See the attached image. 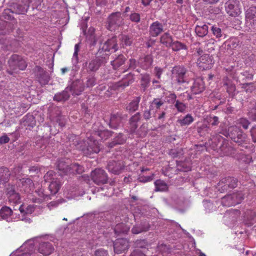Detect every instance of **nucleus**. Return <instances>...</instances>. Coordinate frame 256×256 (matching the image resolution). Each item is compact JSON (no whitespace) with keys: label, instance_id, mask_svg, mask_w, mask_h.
<instances>
[{"label":"nucleus","instance_id":"nucleus-56","mask_svg":"<svg viewBox=\"0 0 256 256\" xmlns=\"http://www.w3.org/2000/svg\"><path fill=\"white\" fill-rule=\"evenodd\" d=\"M207 122L212 126H217L219 123L218 118L216 116H210L206 118Z\"/></svg>","mask_w":256,"mask_h":256},{"label":"nucleus","instance_id":"nucleus-11","mask_svg":"<svg viewBox=\"0 0 256 256\" xmlns=\"http://www.w3.org/2000/svg\"><path fill=\"white\" fill-rule=\"evenodd\" d=\"M38 72L36 74V78L41 85H46L48 84L50 80L48 74L40 66H36Z\"/></svg>","mask_w":256,"mask_h":256},{"label":"nucleus","instance_id":"nucleus-4","mask_svg":"<svg viewBox=\"0 0 256 256\" xmlns=\"http://www.w3.org/2000/svg\"><path fill=\"white\" fill-rule=\"evenodd\" d=\"M92 181L98 185L104 184L108 182V176L102 168H96L91 172Z\"/></svg>","mask_w":256,"mask_h":256},{"label":"nucleus","instance_id":"nucleus-46","mask_svg":"<svg viewBox=\"0 0 256 256\" xmlns=\"http://www.w3.org/2000/svg\"><path fill=\"white\" fill-rule=\"evenodd\" d=\"M170 47H171L174 51H178L180 50H186V46L178 41L172 42Z\"/></svg>","mask_w":256,"mask_h":256},{"label":"nucleus","instance_id":"nucleus-52","mask_svg":"<svg viewBox=\"0 0 256 256\" xmlns=\"http://www.w3.org/2000/svg\"><path fill=\"white\" fill-rule=\"evenodd\" d=\"M246 24L252 32H256V18H246Z\"/></svg>","mask_w":256,"mask_h":256},{"label":"nucleus","instance_id":"nucleus-32","mask_svg":"<svg viewBox=\"0 0 256 256\" xmlns=\"http://www.w3.org/2000/svg\"><path fill=\"white\" fill-rule=\"evenodd\" d=\"M130 226L124 223L117 224L114 228L116 234H120L121 233L126 234L130 230Z\"/></svg>","mask_w":256,"mask_h":256},{"label":"nucleus","instance_id":"nucleus-12","mask_svg":"<svg viewBox=\"0 0 256 256\" xmlns=\"http://www.w3.org/2000/svg\"><path fill=\"white\" fill-rule=\"evenodd\" d=\"M38 252L44 256L50 254L54 250V248L52 244L48 242H43L40 244Z\"/></svg>","mask_w":256,"mask_h":256},{"label":"nucleus","instance_id":"nucleus-13","mask_svg":"<svg viewBox=\"0 0 256 256\" xmlns=\"http://www.w3.org/2000/svg\"><path fill=\"white\" fill-rule=\"evenodd\" d=\"M6 195L10 202L18 204L20 202V198L18 193L16 192L12 186L6 189Z\"/></svg>","mask_w":256,"mask_h":256},{"label":"nucleus","instance_id":"nucleus-14","mask_svg":"<svg viewBox=\"0 0 256 256\" xmlns=\"http://www.w3.org/2000/svg\"><path fill=\"white\" fill-rule=\"evenodd\" d=\"M23 4L13 2L10 5L12 12L16 14H24L26 12L29 8L26 2H22Z\"/></svg>","mask_w":256,"mask_h":256},{"label":"nucleus","instance_id":"nucleus-29","mask_svg":"<svg viewBox=\"0 0 256 256\" xmlns=\"http://www.w3.org/2000/svg\"><path fill=\"white\" fill-rule=\"evenodd\" d=\"M126 140L124 134L120 133L118 136L115 137L113 140L108 144V147L112 148L118 144H122L125 142Z\"/></svg>","mask_w":256,"mask_h":256},{"label":"nucleus","instance_id":"nucleus-25","mask_svg":"<svg viewBox=\"0 0 256 256\" xmlns=\"http://www.w3.org/2000/svg\"><path fill=\"white\" fill-rule=\"evenodd\" d=\"M48 188L51 194H56L61 186V182L58 178H56L54 180L50 182Z\"/></svg>","mask_w":256,"mask_h":256},{"label":"nucleus","instance_id":"nucleus-15","mask_svg":"<svg viewBox=\"0 0 256 256\" xmlns=\"http://www.w3.org/2000/svg\"><path fill=\"white\" fill-rule=\"evenodd\" d=\"M163 32V25L158 21L152 24L150 26V34L151 36L156 37Z\"/></svg>","mask_w":256,"mask_h":256},{"label":"nucleus","instance_id":"nucleus-36","mask_svg":"<svg viewBox=\"0 0 256 256\" xmlns=\"http://www.w3.org/2000/svg\"><path fill=\"white\" fill-rule=\"evenodd\" d=\"M177 168L180 171L188 172L191 170L190 162H176Z\"/></svg>","mask_w":256,"mask_h":256},{"label":"nucleus","instance_id":"nucleus-43","mask_svg":"<svg viewBox=\"0 0 256 256\" xmlns=\"http://www.w3.org/2000/svg\"><path fill=\"white\" fill-rule=\"evenodd\" d=\"M154 185L156 186V191H166L168 189V186L167 184L163 180H156L154 182Z\"/></svg>","mask_w":256,"mask_h":256},{"label":"nucleus","instance_id":"nucleus-42","mask_svg":"<svg viewBox=\"0 0 256 256\" xmlns=\"http://www.w3.org/2000/svg\"><path fill=\"white\" fill-rule=\"evenodd\" d=\"M8 63V64H24L25 61L21 56L14 54L10 56Z\"/></svg>","mask_w":256,"mask_h":256},{"label":"nucleus","instance_id":"nucleus-59","mask_svg":"<svg viewBox=\"0 0 256 256\" xmlns=\"http://www.w3.org/2000/svg\"><path fill=\"white\" fill-rule=\"evenodd\" d=\"M130 19L132 22L138 23L140 20V14L136 12L132 13L130 16Z\"/></svg>","mask_w":256,"mask_h":256},{"label":"nucleus","instance_id":"nucleus-8","mask_svg":"<svg viewBox=\"0 0 256 256\" xmlns=\"http://www.w3.org/2000/svg\"><path fill=\"white\" fill-rule=\"evenodd\" d=\"M128 247V241L126 238L117 239L114 244V250L116 254L124 252Z\"/></svg>","mask_w":256,"mask_h":256},{"label":"nucleus","instance_id":"nucleus-53","mask_svg":"<svg viewBox=\"0 0 256 256\" xmlns=\"http://www.w3.org/2000/svg\"><path fill=\"white\" fill-rule=\"evenodd\" d=\"M236 124L242 126L244 129L246 130L248 128L250 122L246 118H240L237 120Z\"/></svg>","mask_w":256,"mask_h":256},{"label":"nucleus","instance_id":"nucleus-44","mask_svg":"<svg viewBox=\"0 0 256 256\" xmlns=\"http://www.w3.org/2000/svg\"><path fill=\"white\" fill-rule=\"evenodd\" d=\"M164 104V100L160 98H156L150 103V110H152L154 108L156 110L160 108V106Z\"/></svg>","mask_w":256,"mask_h":256},{"label":"nucleus","instance_id":"nucleus-47","mask_svg":"<svg viewBox=\"0 0 256 256\" xmlns=\"http://www.w3.org/2000/svg\"><path fill=\"white\" fill-rule=\"evenodd\" d=\"M80 50V44H76L74 46V52L72 58V62L74 64H77L78 62H81L82 60H79L78 57V52Z\"/></svg>","mask_w":256,"mask_h":256},{"label":"nucleus","instance_id":"nucleus-37","mask_svg":"<svg viewBox=\"0 0 256 256\" xmlns=\"http://www.w3.org/2000/svg\"><path fill=\"white\" fill-rule=\"evenodd\" d=\"M121 122L120 116L116 114H112L110 116V126L113 128H116Z\"/></svg>","mask_w":256,"mask_h":256},{"label":"nucleus","instance_id":"nucleus-24","mask_svg":"<svg viewBox=\"0 0 256 256\" xmlns=\"http://www.w3.org/2000/svg\"><path fill=\"white\" fill-rule=\"evenodd\" d=\"M150 229V224L148 223L140 224V225H135L132 229L133 234H138L143 232H146Z\"/></svg>","mask_w":256,"mask_h":256},{"label":"nucleus","instance_id":"nucleus-45","mask_svg":"<svg viewBox=\"0 0 256 256\" xmlns=\"http://www.w3.org/2000/svg\"><path fill=\"white\" fill-rule=\"evenodd\" d=\"M10 66V70H8V72L10 74H16L20 70H23L26 68L27 65H9Z\"/></svg>","mask_w":256,"mask_h":256},{"label":"nucleus","instance_id":"nucleus-30","mask_svg":"<svg viewBox=\"0 0 256 256\" xmlns=\"http://www.w3.org/2000/svg\"><path fill=\"white\" fill-rule=\"evenodd\" d=\"M10 176V173L8 168L5 167L0 168V184L7 182Z\"/></svg>","mask_w":256,"mask_h":256},{"label":"nucleus","instance_id":"nucleus-34","mask_svg":"<svg viewBox=\"0 0 256 256\" xmlns=\"http://www.w3.org/2000/svg\"><path fill=\"white\" fill-rule=\"evenodd\" d=\"M214 62L212 61V56H210L208 54H202L198 58L196 62L197 64H214Z\"/></svg>","mask_w":256,"mask_h":256},{"label":"nucleus","instance_id":"nucleus-61","mask_svg":"<svg viewBox=\"0 0 256 256\" xmlns=\"http://www.w3.org/2000/svg\"><path fill=\"white\" fill-rule=\"evenodd\" d=\"M43 0H22V2H26L30 6V3L34 6H38L41 4Z\"/></svg>","mask_w":256,"mask_h":256},{"label":"nucleus","instance_id":"nucleus-3","mask_svg":"<svg viewBox=\"0 0 256 256\" xmlns=\"http://www.w3.org/2000/svg\"><path fill=\"white\" fill-rule=\"evenodd\" d=\"M124 24L121 13L118 12H113L108 18L106 28L110 31H114Z\"/></svg>","mask_w":256,"mask_h":256},{"label":"nucleus","instance_id":"nucleus-18","mask_svg":"<svg viewBox=\"0 0 256 256\" xmlns=\"http://www.w3.org/2000/svg\"><path fill=\"white\" fill-rule=\"evenodd\" d=\"M240 130V128H238L236 126H232L228 127V130H222L220 132V133L222 134L224 136L228 137L229 136L232 140H234V138H235L236 136L238 133V132Z\"/></svg>","mask_w":256,"mask_h":256},{"label":"nucleus","instance_id":"nucleus-9","mask_svg":"<svg viewBox=\"0 0 256 256\" xmlns=\"http://www.w3.org/2000/svg\"><path fill=\"white\" fill-rule=\"evenodd\" d=\"M237 180L233 177H228L222 178L218 183V186L221 187L222 190H226L227 188H234L237 186Z\"/></svg>","mask_w":256,"mask_h":256},{"label":"nucleus","instance_id":"nucleus-60","mask_svg":"<svg viewBox=\"0 0 256 256\" xmlns=\"http://www.w3.org/2000/svg\"><path fill=\"white\" fill-rule=\"evenodd\" d=\"M34 206H32L30 205L28 206L26 211H25L24 210V208L22 206H20L19 208V210H20V212H21V213L25 212L26 214L32 213L34 211Z\"/></svg>","mask_w":256,"mask_h":256},{"label":"nucleus","instance_id":"nucleus-17","mask_svg":"<svg viewBox=\"0 0 256 256\" xmlns=\"http://www.w3.org/2000/svg\"><path fill=\"white\" fill-rule=\"evenodd\" d=\"M84 172V168L78 163H74L69 165L68 168L66 170V175L70 174H81Z\"/></svg>","mask_w":256,"mask_h":256},{"label":"nucleus","instance_id":"nucleus-31","mask_svg":"<svg viewBox=\"0 0 256 256\" xmlns=\"http://www.w3.org/2000/svg\"><path fill=\"white\" fill-rule=\"evenodd\" d=\"M220 150L222 156H228L231 154L232 148L228 146V141L224 139L222 144L220 146Z\"/></svg>","mask_w":256,"mask_h":256},{"label":"nucleus","instance_id":"nucleus-64","mask_svg":"<svg viewBox=\"0 0 256 256\" xmlns=\"http://www.w3.org/2000/svg\"><path fill=\"white\" fill-rule=\"evenodd\" d=\"M248 116L252 120L256 121V102L254 107L249 112Z\"/></svg>","mask_w":256,"mask_h":256},{"label":"nucleus","instance_id":"nucleus-35","mask_svg":"<svg viewBox=\"0 0 256 256\" xmlns=\"http://www.w3.org/2000/svg\"><path fill=\"white\" fill-rule=\"evenodd\" d=\"M120 40L121 42L120 45L122 48L130 46L133 42V38L132 36L124 34L122 35L120 38Z\"/></svg>","mask_w":256,"mask_h":256},{"label":"nucleus","instance_id":"nucleus-62","mask_svg":"<svg viewBox=\"0 0 256 256\" xmlns=\"http://www.w3.org/2000/svg\"><path fill=\"white\" fill-rule=\"evenodd\" d=\"M108 253L107 250L103 248H100L96 250L94 253V256H108Z\"/></svg>","mask_w":256,"mask_h":256},{"label":"nucleus","instance_id":"nucleus-39","mask_svg":"<svg viewBox=\"0 0 256 256\" xmlns=\"http://www.w3.org/2000/svg\"><path fill=\"white\" fill-rule=\"evenodd\" d=\"M12 210L9 207L4 206L0 210V216L4 220H8L12 216Z\"/></svg>","mask_w":256,"mask_h":256},{"label":"nucleus","instance_id":"nucleus-27","mask_svg":"<svg viewBox=\"0 0 256 256\" xmlns=\"http://www.w3.org/2000/svg\"><path fill=\"white\" fill-rule=\"evenodd\" d=\"M112 136V132L108 130H98L94 132V138L99 137L101 140H106Z\"/></svg>","mask_w":256,"mask_h":256},{"label":"nucleus","instance_id":"nucleus-49","mask_svg":"<svg viewBox=\"0 0 256 256\" xmlns=\"http://www.w3.org/2000/svg\"><path fill=\"white\" fill-rule=\"evenodd\" d=\"M256 18V6H252L246 11V18Z\"/></svg>","mask_w":256,"mask_h":256},{"label":"nucleus","instance_id":"nucleus-10","mask_svg":"<svg viewBox=\"0 0 256 256\" xmlns=\"http://www.w3.org/2000/svg\"><path fill=\"white\" fill-rule=\"evenodd\" d=\"M84 89L83 81L81 80H77L72 83L68 90H70L72 94L78 96L84 90Z\"/></svg>","mask_w":256,"mask_h":256},{"label":"nucleus","instance_id":"nucleus-50","mask_svg":"<svg viewBox=\"0 0 256 256\" xmlns=\"http://www.w3.org/2000/svg\"><path fill=\"white\" fill-rule=\"evenodd\" d=\"M57 174L53 170H50L44 176V180L46 182H50L52 180H54L56 177Z\"/></svg>","mask_w":256,"mask_h":256},{"label":"nucleus","instance_id":"nucleus-7","mask_svg":"<svg viewBox=\"0 0 256 256\" xmlns=\"http://www.w3.org/2000/svg\"><path fill=\"white\" fill-rule=\"evenodd\" d=\"M124 168V164L122 160H110L107 165L108 172L114 174H119L122 173Z\"/></svg>","mask_w":256,"mask_h":256},{"label":"nucleus","instance_id":"nucleus-51","mask_svg":"<svg viewBox=\"0 0 256 256\" xmlns=\"http://www.w3.org/2000/svg\"><path fill=\"white\" fill-rule=\"evenodd\" d=\"M11 13H14L12 10V8H7L4 10L2 13V17L7 20H12L14 18L11 14Z\"/></svg>","mask_w":256,"mask_h":256},{"label":"nucleus","instance_id":"nucleus-41","mask_svg":"<svg viewBox=\"0 0 256 256\" xmlns=\"http://www.w3.org/2000/svg\"><path fill=\"white\" fill-rule=\"evenodd\" d=\"M234 138L233 141L238 144L239 145L242 144L246 140V135L240 130Z\"/></svg>","mask_w":256,"mask_h":256},{"label":"nucleus","instance_id":"nucleus-28","mask_svg":"<svg viewBox=\"0 0 256 256\" xmlns=\"http://www.w3.org/2000/svg\"><path fill=\"white\" fill-rule=\"evenodd\" d=\"M194 120V118L190 114H187L182 118L178 120L177 123L181 126H186L191 124Z\"/></svg>","mask_w":256,"mask_h":256},{"label":"nucleus","instance_id":"nucleus-2","mask_svg":"<svg viewBox=\"0 0 256 256\" xmlns=\"http://www.w3.org/2000/svg\"><path fill=\"white\" fill-rule=\"evenodd\" d=\"M118 49V38L116 36L108 38L104 43L100 42L97 55L98 56H102V52H116Z\"/></svg>","mask_w":256,"mask_h":256},{"label":"nucleus","instance_id":"nucleus-48","mask_svg":"<svg viewBox=\"0 0 256 256\" xmlns=\"http://www.w3.org/2000/svg\"><path fill=\"white\" fill-rule=\"evenodd\" d=\"M69 166L66 164V162L64 160H60L58 161L57 167L58 170L62 172L64 174H66V170L68 168Z\"/></svg>","mask_w":256,"mask_h":256},{"label":"nucleus","instance_id":"nucleus-26","mask_svg":"<svg viewBox=\"0 0 256 256\" xmlns=\"http://www.w3.org/2000/svg\"><path fill=\"white\" fill-rule=\"evenodd\" d=\"M68 88H67L62 92L56 94L54 97V100L58 102H64L68 100L70 98V94L68 92Z\"/></svg>","mask_w":256,"mask_h":256},{"label":"nucleus","instance_id":"nucleus-54","mask_svg":"<svg viewBox=\"0 0 256 256\" xmlns=\"http://www.w3.org/2000/svg\"><path fill=\"white\" fill-rule=\"evenodd\" d=\"M174 107L176 108L178 112H184L186 108V104L178 100H176V102L174 104Z\"/></svg>","mask_w":256,"mask_h":256},{"label":"nucleus","instance_id":"nucleus-23","mask_svg":"<svg viewBox=\"0 0 256 256\" xmlns=\"http://www.w3.org/2000/svg\"><path fill=\"white\" fill-rule=\"evenodd\" d=\"M140 96H136L126 106V110L129 112H134L138 110L139 106V103L140 100Z\"/></svg>","mask_w":256,"mask_h":256},{"label":"nucleus","instance_id":"nucleus-63","mask_svg":"<svg viewBox=\"0 0 256 256\" xmlns=\"http://www.w3.org/2000/svg\"><path fill=\"white\" fill-rule=\"evenodd\" d=\"M176 96L174 94H170L168 96H167V100L168 102L170 104H174L176 102V101L177 100L176 99Z\"/></svg>","mask_w":256,"mask_h":256},{"label":"nucleus","instance_id":"nucleus-21","mask_svg":"<svg viewBox=\"0 0 256 256\" xmlns=\"http://www.w3.org/2000/svg\"><path fill=\"white\" fill-rule=\"evenodd\" d=\"M211 30L216 38L224 40L226 37L224 28H222L219 26L214 25L212 26Z\"/></svg>","mask_w":256,"mask_h":256},{"label":"nucleus","instance_id":"nucleus-33","mask_svg":"<svg viewBox=\"0 0 256 256\" xmlns=\"http://www.w3.org/2000/svg\"><path fill=\"white\" fill-rule=\"evenodd\" d=\"M160 42L166 47H170L173 42L172 36L168 32L164 33L160 38Z\"/></svg>","mask_w":256,"mask_h":256},{"label":"nucleus","instance_id":"nucleus-57","mask_svg":"<svg viewBox=\"0 0 256 256\" xmlns=\"http://www.w3.org/2000/svg\"><path fill=\"white\" fill-rule=\"evenodd\" d=\"M147 133V128L144 124L142 125L138 131V134L139 136L144 138L146 135Z\"/></svg>","mask_w":256,"mask_h":256},{"label":"nucleus","instance_id":"nucleus-20","mask_svg":"<svg viewBox=\"0 0 256 256\" xmlns=\"http://www.w3.org/2000/svg\"><path fill=\"white\" fill-rule=\"evenodd\" d=\"M20 184H22L21 190L25 192H30L34 188V184L32 180L28 178H23L20 180Z\"/></svg>","mask_w":256,"mask_h":256},{"label":"nucleus","instance_id":"nucleus-1","mask_svg":"<svg viewBox=\"0 0 256 256\" xmlns=\"http://www.w3.org/2000/svg\"><path fill=\"white\" fill-rule=\"evenodd\" d=\"M80 146L78 148L88 156H90L91 155L98 154L100 150V146L98 141L92 136L88 138L86 140H84L78 144Z\"/></svg>","mask_w":256,"mask_h":256},{"label":"nucleus","instance_id":"nucleus-5","mask_svg":"<svg viewBox=\"0 0 256 256\" xmlns=\"http://www.w3.org/2000/svg\"><path fill=\"white\" fill-rule=\"evenodd\" d=\"M224 6L226 12L230 16H238L241 13L240 2L238 0H228Z\"/></svg>","mask_w":256,"mask_h":256},{"label":"nucleus","instance_id":"nucleus-38","mask_svg":"<svg viewBox=\"0 0 256 256\" xmlns=\"http://www.w3.org/2000/svg\"><path fill=\"white\" fill-rule=\"evenodd\" d=\"M224 85L227 86V92L232 94L236 90L235 86L232 84V81L230 80L228 76H226L222 80Z\"/></svg>","mask_w":256,"mask_h":256},{"label":"nucleus","instance_id":"nucleus-6","mask_svg":"<svg viewBox=\"0 0 256 256\" xmlns=\"http://www.w3.org/2000/svg\"><path fill=\"white\" fill-rule=\"evenodd\" d=\"M243 199L240 194H232L222 198V203L225 206H230L240 204Z\"/></svg>","mask_w":256,"mask_h":256},{"label":"nucleus","instance_id":"nucleus-16","mask_svg":"<svg viewBox=\"0 0 256 256\" xmlns=\"http://www.w3.org/2000/svg\"><path fill=\"white\" fill-rule=\"evenodd\" d=\"M186 72V69L180 65L176 66L172 70V74H176L177 76L178 82L179 83L185 82L184 76Z\"/></svg>","mask_w":256,"mask_h":256},{"label":"nucleus","instance_id":"nucleus-22","mask_svg":"<svg viewBox=\"0 0 256 256\" xmlns=\"http://www.w3.org/2000/svg\"><path fill=\"white\" fill-rule=\"evenodd\" d=\"M7 25V22L2 20H0V35L3 36L2 37L0 38V44L4 46H7L9 44L8 40L4 38V36L6 34V30H4L6 26Z\"/></svg>","mask_w":256,"mask_h":256},{"label":"nucleus","instance_id":"nucleus-19","mask_svg":"<svg viewBox=\"0 0 256 256\" xmlns=\"http://www.w3.org/2000/svg\"><path fill=\"white\" fill-rule=\"evenodd\" d=\"M204 88V84L203 80L202 79L197 78L194 80L191 90L193 94H197L203 92Z\"/></svg>","mask_w":256,"mask_h":256},{"label":"nucleus","instance_id":"nucleus-58","mask_svg":"<svg viewBox=\"0 0 256 256\" xmlns=\"http://www.w3.org/2000/svg\"><path fill=\"white\" fill-rule=\"evenodd\" d=\"M153 62L152 57L151 55L148 54L140 59V63L144 62L146 64H152Z\"/></svg>","mask_w":256,"mask_h":256},{"label":"nucleus","instance_id":"nucleus-55","mask_svg":"<svg viewBox=\"0 0 256 256\" xmlns=\"http://www.w3.org/2000/svg\"><path fill=\"white\" fill-rule=\"evenodd\" d=\"M150 82V78L148 75H144L142 76L141 79V85L146 88L149 86Z\"/></svg>","mask_w":256,"mask_h":256},{"label":"nucleus","instance_id":"nucleus-40","mask_svg":"<svg viewBox=\"0 0 256 256\" xmlns=\"http://www.w3.org/2000/svg\"><path fill=\"white\" fill-rule=\"evenodd\" d=\"M195 32L198 36L203 37L208 34V26L206 24L196 26L195 28Z\"/></svg>","mask_w":256,"mask_h":256}]
</instances>
